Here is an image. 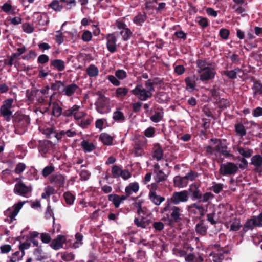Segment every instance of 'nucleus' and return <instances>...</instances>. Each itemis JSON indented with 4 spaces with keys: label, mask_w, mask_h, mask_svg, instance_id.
<instances>
[{
    "label": "nucleus",
    "mask_w": 262,
    "mask_h": 262,
    "mask_svg": "<svg viewBox=\"0 0 262 262\" xmlns=\"http://www.w3.org/2000/svg\"><path fill=\"white\" fill-rule=\"evenodd\" d=\"M242 227V225L241 224L240 220L235 218L230 226V231H237L239 230Z\"/></svg>",
    "instance_id": "53"
},
{
    "label": "nucleus",
    "mask_w": 262,
    "mask_h": 262,
    "mask_svg": "<svg viewBox=\"0 0 262 262\" xmlns=\"http://www.w3.org/2000/svg\"><path fill=\"white\" fill-rule=\"evenodd\" d=\"M86 74L90 77H95L98 75L99 69L94 64H90L86 69Z\"/></svg>",
    "instance_id": "35"
},
{
    "label": "nucleus",
    "mask_w": 262,
    "mask_h": 262,
    "mask_svg": "<svg viewBox=\"0 0 262 262\" xmlns=\"http://www.w3.org/2000/svg\"><path fill=\"white\" fill-rule=\"evenodd\" d=\"M147 19L145 12H139L133 18V23L138 26H142Z\"/></svg>",
    "instance_id": "21"
},
{
    "label": "nucleus",
    "mask_w": 262,
    "mask_h": 262,
    "mask_svg": "<svg viewBox=\"0 0 262 262\" xmlns=\"http://www.w3.org/2000/svg\"><path fill=\"white\" fill-rule=\"evenodd\" d=\"M174 185L178 187L182 188L186 186L188 181H186L185 177L176 176L173 180Z\"/></svg>",
    "instance_id": "37"
},
{
    "label": "nucleus",
    "mask_w": 262,
    "mask_h": 262,
    "mask_svg": "<svg viewBox=\"0 0 262 262\" xmlns=\"http://www.w3.org/2000/svg\"><path fill=\"white\" fill-rule=\"evenodd\" d=\"M29 191V187L23 183H16L15 185L14 192L15 194L23 196L27 194Z\"/></svg>",
    "instance_id": "20"
},
{
    "label": "nucleus",
    "mask_w": 262,
    "mask_h": 262,
    "mask_svg": "<svg viewBox=\"0 0 262 262\" xmlns=\"http://www.w3.org/2000/svg\"><path fill=\"white\" fill-rule=\"evenodd\" d=\"M196 67L198 68L197 72L201 73L205 70L208 68L210 64H208L205 60L198 59L196 61Z\"/></svg>",
    "instance_id": "31"
},
{
    "label": "nucleus",
    "mask_w": 262,
    "mask_h": 262,
    "mask_svg": "<svg viewBox=\"0 0 262 262\" xmlns=\"http://www.w3.org/2000/svg\"><path fill=\"white\" fill-rule=\"evenodd\" d=\"M50 181L57 187H63L65 183V178L62 174H53L50 177Z\"/></svg>",
    "instance_id": "14"
},
{
    "label": "nucleus",
    "mask_w": 262,
    "mask_h": 262,
    "mask_svg": "<svg viewBox=\"0 0 262 262\" xmlns=\"http://www.w3.org/2000/svg\"><path fill=\"white\" fill-rule=\"evenodd\" d=\"M113 118L115 121L118 122H122L125 119L123 113L118 110L113 113Z\"/></svg>",
    "instance_id": "49"
},
{
    "label": "nucleus",
    "mask_w": 262,
    "mask_h": 262,
    "mask_svg": "<svg viewBox=\"0 0 262 262\" xmlns=\"http://www.w3.org/2000/svg\"><path fill=\"white\" fill-rule=\"evenodd\" d=\"M78 89L79 86L76 84L72 83L67 86L64 85V87L59 92L60 94L70 97L72 96Z\"/></svg>",
    "instance_id": "16"
},
{
    "label": "nucleus",
    "mask_w": 262,
    "mask_h": 262,
    "mask_svg": "<svg viewBox=\"0 0 262 262\" xmlns=\"http://www.w3.org/2000/svg\"><path fill=\"white\" fill-rule=\"evenodd\" d=\"M45 192L41 194V198L43 199H48L50 196L55 193V189L50 186L46 187L44 189Z\"/></svg>",
    "instance_id": "48"
},
{
    "label": "nucleus",
    "mask_w": 262,
    "mask_h": 262,
    "mask_svg": "<svg viewBox=\"0 0 262 262\" xmlns=\"http://www.w3.org/2000/svg\"><path fill=\"white\" fill-rule=\"evenodd\" d=\"M234 127L235 131L237 135L240 136L242 137L245 136L246 135L247 132L243 124L241 123H236Z\"/></svg>",
    "instance_id": "42"
},
{
    "label": "nucleus",
    "mask_w": 262,
    "mask_h": 262,
    "mask_svg": "<svg viewBox=\"0 0 262 262\" xmlns=\"http://www.w3.org/2000/svg\"><path fill=\"white\" fill-rule=\"evenodd\" d=\"M251 81L253 82L251 89L253 91L254 96L258 95L262 96V83L259 80H257L254 77H252Z\"/></svg>",
    "instance_id": "17"
},
{
    "label": "nucleus",
    "mask_w": 262,
    "mask_h": 262,
    "mask_svg": "<svg viewBox=\"0 0 262 262\" xmlns=\"http://www.w3.org/2000/svg\"><path fill=\"white\" fill-rule=\"evenodd\" d=\"M55 129L54 127H49L44 129L43 133L45 134L47 138H51L54 137Z\"/></svg>",
    "instance_id": "64"
},
{
    "label": "nucleus",
    "mask_w": 262,
    "mask_h": 262,
    "mask_svg": "<svg viewBox=\"0 0 262 262\" xmlns=\"http://www.w3.org/2000/svg\"><path fill=\"white\" fill-rule=\"evenodd\" d=\"M40 233L36 231L30 232L29 236L28 237V241L32 243L34 246L39 247L38 239Z\"/></svg>",
    "instance_id": "25"
},
{
    "label": "nucleus",
    "mask_w": 262,
    "mask_h": 262,
    "mask_svg": "<svg viewBox=\"0 0 262 262\" xmlns=\"http://www.w3.org/2000/svg\"><path fill=\"white\" fill-rule=\"evenodd\" d=\"M242 69L239 68H236L232 70H225L222 72V74L227 76L229 78L231 79H235L237 78V74L238 72H242Z\"/></svg>",
    "instance_id": "28"
},
{
    "label": "nucleus",
    "mask_w": 262,
    "mask_h": 262,
    "mask_svg": "<svg viewBox=\"0 0 262 262\" xmlns=\"http://www.w3.org/2000/svg\"><path fill=\"white\" fill-rule=\"evenodd\" d=\"M200 187V185L199 184L193 183L189 186L188 191V196L189 195L192 201H198L197 203H199L200 199L202 198V193Z\"/></svg>",
    "instance_id": "9"
},
{
    "label": "nucleus",
    "mask_w": 262,
    "mask_h": 262,
    "mask_svg": "<svg viewBox=\"0 0 262 262\" xmlns=\"http://www.w3.org/2000/svg\"><path fill=\"white\" fill-rule=\"evenodd\" d=\"M92 34L89 30H85L83 31L82 36L81 39L84 42H88L92 39Z\"/></svg>",
    "instance_id": "60"
},
{
    "label": "nucleus",
    "mask_w": 262,
    "mask_h": 262,
    "mask_svg": "<svg viewBox=\"0 0 262 262\" xmlns=\"http://www.w3.org/2000/svg\"><path fill=\"white\" fill-rule=\"evenodd\" d=\"M99 140L106 145H111L113 144V137L107 133H102L99 137Z\"/></svg>",
    "instance_id": "34"
},
{
    "label": "nucleus",
    "mask_w": 262,
    "mask_h": 262,
    "mask_svg": "<svg viewBox=\"0 0 262 262\" xmlns=\"http://www.w3.org/2000/svg\"><path fill=\"white\" fill-rule=\"evenodd\" d=\"M61 258L65 261H70L74 259L75 255L72 252H65L62 253Z\"/></svg>",
    "instance_id": "57"
},
{
    "label": "nucleus",
    "mask_w": 262,
    "mask_h": 262,
    "mask_svg": "<svg viewBox=\"0 0 262 262\" xmlns=\"http://www.w3.org/2000/svg\"><path fill=\"white\" fill-rule=\"evenodd\" d=\"M154 151L152 157L157 161L161 160L163 157V150L159 143L154 144Z\"/></svg>",
    "instance_id": "24"
},
{
    "label": "nucleus",
    "mask_w": 262,
    "mask_h": 262,
    "mask_svg": "<svg viewBox=\"0 0 262 262\" xmlns=\"http://www.w3.org/2000/svg\"><path fill=\"white\" fill-rule=\"evenodd\" d=\"M12 1L8 0L7 3H4L1 6V10L7 14H14L15 11L11 5Z\"/></svg>",
    "instance_id": "30"
},
{
    "label": "nucleus",
    "mask_w": 262,
    "mask_h": 262,
    "mask_svg": "<svg viewBox=\"0 0 262 262\" xmlns=\"http://www.w3.org/2000/svg\"><path fill=\"white\" fill-rule=\"evenodd\" d=\"M237 151L242 156V158H249L251 157L253 153V150L252 149L248 148H243L238 146L237 148Z\"/></svg>",
    "instance_id": "29"
},
{
    "label": "nucleus",
    "mask_w": 262,
    "mask_h": 262,
    "mask_svg": "<svg viewBox=\"0 0 262 262\" xmlns=\"http://www.w3.org/2000/svg\"><path fill=\"white\" fill-rule=\"evenodd\" d=\"M238 167L234 163L227 162L220 165L219 172L223 176H232L236 173Z\"/></svg>",
    "instance_id": "6"
},
{
    "label": "nucleus",
    "mask_w": 262,
    "mask_h": 262,
    "mask_svg": "<svg viewBox=\"0 0 262 262\" xmlns=\"http://www.w3.org/2000/svg\"><path fill=\"white\" fill-rule=\"evenodd\" d=\"M13 125L15 128V133L23 134L28 129L30 123L29 116L16 112L12 116Z\"/></svg>",
    "instance_id": "2"
},
{
    "label": "nucleus",
    "mask_w": 262,
    "mask_h": 262,
    "mask_svg": "<svg viewBox=\"0 0 262 262\" xmlns=\"http://www.w3.org/2000/svg\"><path fill=\"white\" fill-rule=\"evenodd\" d=\"M37 56V54L34 50H30L26 54L22 56L24 60H29L31 59H35Z\"/></svg>",
    "instance_id": "59"
},
{
    "label": "nucleus",
    "mask_w": 262,
    "mask_h": 262,
    "mask_svg": "<svg viewBox=\"0 0 262 262\" xmlns=\"http://www.w3.org/2000/svg\"><path fill=\"white\" fill-rule=\"evenodd\" d=\"M151 226L155 229L156 231H161L164 227V223L161 221L153 222L152 221Z\"/></svg>",
    "instance_id": "58"
},
{
    "label": "nucleus",
    "mask_w": 262,
    "mask_h": 262,
    "mask_svg": "<svg viewBox=\"0 0 262 262\" xmlns=\"http://www.w3.org/2000/svg\"><path fill=\"white\" fill-rule=\"evenodd\" d=\"M169 202H166L164 207L161 209L160 213L165 215L162 220L170 226L182 220V210L179 207L171 205Z\"/></svg>",
    "instance_id": "1"
},
{
    "label": "nucleus",
    "mask_w": 262,
    "mask_h": 262,
    "mask_svg": "<svg viewBox=\"0 0 262 262\" xmlns=\"http://www.w3.org/2000/svg\"><path fill=\"white\" fill-rule=\"evenodd\" d=\"M54 170V167L52 165L45 167L42 170V175L44 177H47L52 173Z\"/></svg>",
    "instance_id": "63"
},
{
    "label": "nucleus",
    "mask_w": 262,
    "mask_h": 262,
    "mask_svg": "<svg viewBox=\"0 0 262 262\" xmlns=\"http://www.w3.org/2000/svg\"><path fill=\"white\" fill-rule=\"evenodd\" d=\"M200 74V79L204 82L214 79L216 72L214 68L209 67Z\"/></svg>",
    "instance_id": "11"
},
{
    "label": "nucleus",
    "mask_w": 262,
    "mask_h": 262,
    "mask_svg": "<svg viewBox=\"0 0 262 262\" xmlns=\"http://www.w3.org/2000/svg\"><path fill=\"white\" fill-rule=\"evenodd\" d=\"M133 152L136 157L142 156L143 152V145L139 142H135Z\"/></svg>",
    "instance_id": "45"
},
{
    "label": "nucleus",
    "mask_w": 262,
    "mask_h": 262,
    "mask_svg": "<svg viewBox=\"0 0 262 262\" xmlns=\"http://www.w3.org/2000/svg\"><path fill=\"white\" fill-rule=\"evenodd\" d=\"M50 67L53 69L59 72H62L66 68L65 62L63 60L59 59H51L50 62Z\"/></svg>",
    "instance_id": "18"
},
{
    "label": "nucleus",
    "mask_w": 262,
    "mask_h": 262,
    "mask_svg": "<svg viewBox=\"0 0 262 262\" xmlns=\"http://www.w3.org/2000/svg\"><path fill=\"white\" fill-rule=\"evenodd\" d=\"M63 197L66 203L69 205L73 204L75 199V196L69 191L64 193Z\"/></svg>",
    "instance_id": "50"
},
{
    "label": "nucleus",
    "mask_w": 262,
    "mask_h": 262,
    "mask_svg": "<svg viewBox=\"0 0 262 262\" xmlns=\"http://www.w3.org/2000/svg\"><path fill=\"white\" fill-rule=\"evenodd\" d=\"M115 75L119 80H123L127 77V73L123 70H118L116 71Z\"/></svg>",
    "instance_id": "62"
},
{
    "label": "nucleus",
    "mask_w": 262,
    "mask_h": 262,
    "mask_svg": "<svg viewBox=\"0 0 262 262\" xmlns=\"http://www.w3.org/2000/svg\"><path fill=\"white\" fill-rule=\"evenodd\" d=\"M43 251L41 249V246L40 245L34 249L33 254L35 257V259L37 261H42L46 258V256L42 255Z\"/></svg>",
    "instance_id": "39"
},
{
    "label": "nucleus",
    "mask_w": 262,
    "mask_h": 262,
    "mask_svg": "<svg viewBox=\"0 0 262 262\" xmlns=\"http://www.w3.org/2000/svg\"><path fill=\"white\" fill-rule=\"evenodd\" d=\"M107 40L106 47L108 51L114 53L117 51V38L114 34H108L106 37Z\"/></svg>",
    "instance_id": "12"
},
{
    "label": "nucleus",
    "mask_w": 262,
    "mask_h": 262,
    "mask_svg": "<svg viewBox=\"0 0 262 262\" xmlns=\"http://www.w3.org/2000/svg\"><path fill=\"white\" fill-rule=\"evenodd\" d=\"M119 33L122 36V39L124 41H127L130 39L133 35V32L128 28L121 30Z\"/></svg>",
    "instance_id": "44"
},
{
    "label": "nucleus",
    "mask_w": 262,
    "mask_h": 262,
    "mask_svg": "<svg viewBox=\"0 0 262 262\" xmlns=\"http://www.w3.org/2000/svg\"><path fill=\"white\" fill-rule=\"evenodd\" d=\"M23 203L21 202H18L17 204H14L12 208H8L4 211L5 215L9 217V219H6L5 221L9 222V223H12L15 220V216L18 213L19 210L21 208Z\"/></svg>",
    "instance_id": "7"
},
{
    "label": "nucleus",
    "mask_w": 262,
    "mask_h": 262,
    "mask_svg": "<svg viewBox=\"0 0 262 262\" xmlns=\"http://www.w3.org/2000/svg\"><path fill=\"white\" fill-rule=\"evenodd\" d=\"M52 115L56 117H59L62 114V108L59 105L58 102L52 103Z\"/></svg>",
    "instance_id": "38"
},
{
    "label": "nucleus",
    "mask_w": 262,
    "mask_h": 262,
    "mask_svg": "<svg viewBox=\"0 0 262 262\" xmlns=\"http://www.w3.org/2000/svg\"><path fill=\"white\" fill-rule=\"evenodd\" d=\"M230 35V31L226 28H222L220 30L219 35L223 39L226 40Z\"/></svg>",
    "instance_id": "61"
},
{
    "label": "nucleus",
    "mask_w": 262,
    "mask_h": 262,
    "mask_svg": "<svg viewBox=\"0 0 262 262\" xmlns=\"http://www.w3.org/2000/svg\"><path fill=\"white\" fill-rule=\"evenodd\" d=\"M128 89L127 88L119 87L116 89V94L118 98H123L127 95Z\"/></svg>",
    "instance_id": "51"
},
{
    "label": "nucleus",
    "mask_w": 262,
    "mask_h": 262,
    "mask_svg": "<svg viewBox=\"0 0 262 262\" xmlns=\"http://www.w3.org/2000/svg\"><path fill=\"white\" fill-rule=\"evenodd\" d=\"M58 0H53L50 4L49 7L56 12H60L63 8V5L59 4Z\"/></svg>",
    "instance_id": "46"
},
{
    "label": "nucleus",
    "mask_w": 262,
    "mask_h": 262,
    "mask_svg": "<svg viewBox=\"0 0 262 262\" xmlns=\"http://www.w3.org/2000/svg\"><path fill=\"white\" fill-rule=\"evenodd\" d=\"M198 80V78L195 75L186 77L184 80L186 85V90L189 91H193L195 90Z\"/></svg>",
    "instance_id": "19"
},
{
    "label": "nucleus",
    "mask_w": 262,
    "mask_h": 262,
    "mask_svg": "<svg viewBox=\"0 0 262 262\" xmlns=\"http://www.w3.org/2000/svg\"><path fill=\"white\" fill-rule=\"evenodd\" d=\"M164 117V112L162 108L160 111L155 112L154 114L150 117V120L154 123H159L162 121Z\"/></svg>",
    "instance_id": "32"
},
{
    "label": "nucleus",
    "mask_w": 262,
    "mask_h": 262,
    "mask_svg": "<svg viewBox=\"0 0 262 262\" xmlns=\"http://www.w3.org/2000/svg\"><path fill=\"white\" fill-rule=\"evenodd\" d=\"M148 196L150 201L157 206H159L165 200V197L158 195L157 193H149Z\"/></svg>",
    "instance_id": "23"
},
{
    "label": "nucleus",
    "mask_w": 262,
    "mask_h": 262,
    "mask_svg": "<svg viewBox=\"0 0 262 262\" xmlns=\"http://www.w3.org/2000/svg\"><path fill=\"white\" fill-rule=\"evenodd\" d=\"M189 196L188 191L183 190L179 192H174L170 198H168L166 202L170 204L178 205L182 202H186L188 200Z\"/></svg>",
    "instance_id": "5"
},
{
    "label": "nucleus",
    "mask_w": 262,
    "mask_h": 262,
    "mask_svg": "<svg viewBox=\"0 0 262 262\" xmlns=\"http://www.w3.org/2000/svg\"><path fill=\"white\" fill-rule=\"evenodd\" d=\"M201 204L199 203H194L187 207V210L189 213L191 215H198V207H201Z\"/></svg>",
    "instance_id": "40"
},
{
    "label": "nucleus",
    "mask_w": 262,
    "mask_h": 262,
    "mask_svg": "<svg viewBox=\"0 0 262 262\" xmlns=\"http://www.w3.org/2000/svg\"><path fill=\"white\" fill-rule=\"evenodd\" d=\"M39 238L42 242L45 244L51 243L52 241L50 235L47 233H40Z\"/></svg>",
    "instance_id": "56"
},
{
    "label": "nucleus",
    "mask_w": 262,
    "mask_h": 262,
    "mask_svg": "<svg viewBox=\"0 0 262 262\" xmlns=\"http://www.w3.org/2000/svg\"><path fill=\"white\" fill-rule=\"evenodd\" d=\"M14 100L12 98H9L3 102V104L0 108L1 115L7 122H9L12 119V104Z\"/></svg>",
    "instance_id": "4"
},
{
    "label": "nucleus",
    "mask_w": 262,
    "mask_h": 262,
    "mask_svg": "<svg viewBox=\"0 0 262 262\" xmlns=\"http://www.w3.org/2000/svg\"><path fill=\"white\" fill-rule=\"evenodd\" d=\"M131 93L141 101H146L152 96V93H149L145 89L142 88L141 85H137L131 91Z\"/></svg>",
    "instance_id": "8"
},
{
    "label": "nucleus",
    "mask_w": 262,
    "mask_h": 262,
    "mask_svg": "<svg viewBox=\"0 0 262 262\" xmlns=\"http://www.w3.org/2000/svg\"><path fill=\"white\" fill-rule=\"evenodd\" d=\"M53 145V143L49 140L40 141L38 149L39 151L42 154H46L52 147Z\"/></svg>",
    "instance_id": "15"
},
{
    "label": "nucleus",
    "mask_w": 262,
    "mask_h": 262,
    "mask_svg": "<svg viewBox=\"0 0 262 262\" xmlns=\"http://www.w3.org/2000/svg\"><path fill=\"white\" fill-rule=\"evenodd\" d=\"M66 237L64 235H58L51 241L50 246L55 250H58L63 247V245L66 243Z\"/></svg>",
    "instance_id": "13"
},
{
    "label": "nucleus",
    "mask_w": 262,
    "mask_h": 262,
    "mask_svg": "<svg viewBox=\"0 0 262 262\" xmlns=\"http://www.w3.org/2000/svg\"><path fill=\"white\" fill-rule=\"evenodd\" d=\"M134 222L137 227L143 229H150L151 227L152 220L147 217H135Z\"/></svg>",
    "instance_id": "10"
},
{
    "label": "nucleus",
    "mask_w": 262,
    "mask_h": 262,
    "mask_svg": "<svg viewBox=\"0 0 262 262\" xmlns=\"http://www.w3.org/2000/svg\"><path fill=\"white\" fill-rule=\"evenodd\" d=\"M251 164L256 167H260L262 166V156L260 155L253 156L251 159Z\"/></svg>",
    "instance_id": "41"
},
{
    "label": "nucleus",
    "mask_w": 262,
    "mask_h": 262,
    "mask_svg": "<svg viewBox=\"0 0 262 262\" xmlns=\"http://www.w3.org/2000/svg\"><path fill=\"white\" fill-rule=\"evenodd\" d=\"M96 95L99 96L95 103L96 111L100 114L108 113L110 111L109 98L105 97L100 91L97 92Z\"/></svg>",
    "instance_id": "3"
},
{
    "label": "nucleus",
    "mask_w": 262,
    "mask_h": 262,
    "mask_svg": "<svg viewBox=\"0 0 262 262\" xmlns=\"http://www.w3.org/2000/svg\"><path fill=\"white\" fill-rule=\"evenodd\" d=\"M81 146L85 152H91L95 148V146L93 143L85 140H83L81 142Z\"/></svg>",
    "instance_id": "33"
},
{
    "label": "nucleus",
    "mask_w": 262,
    "mask_h": 262,
    "mask_svg": "<svg viewBox=\"0 0 262 262\" xmlns=\"http://www.w3.org/2000/svg\"><path fill=\"white\" fill-rule=\"evenodd\" d=\"M39 90L37 89H32L31 90H27L26 92V97L27 100L32 102L35 98H36L38 95Z\"/></svg>",
    "instance_id": "27"
},
{
    "label": "nucleus",
    "mask_w": 262,
    "mask_h": 262,
    "mask_svg": "<svg viewBox=\"0 0 262 262\" xmlns=\"http://www.w3.org/2000/svg\"><path fill=\"white\" fill-rule=\"evenodd\" d=\"M108 200L113 202L115 208H117L119 207L120 203H121L119 195L117 194H111L108 196Z\"/></svg>",
    "instance_id": "43"
},
{
    "label": "nucleus",
    "mask_w": 262,
    "mask_h": 262,
    "mask_svg": "<svg viewBox=\"0 0 262 262\" xmlns=\"http://www.w3.org/2000/svg\"><path fill=\"white\" fill-rule=\"evenodd\" d=\"M139 189V185L137 182L130 183L128 186L125 188V193L128 195L132 194V192H136Z\"/></svg>",
    "instance_id": "36"
},
{
    "label": "nucleus",
    "mask_w": 262,
    "mask_h": 262,
    "mask_svg": "<svg viewBox=\"0 0 262 262\" xmlns=\"http://www.w3.org/2000/svg\"><path fill=\"white\" fill-rule=\"evenodd\" d=\"M64 87V83L61 81L56 80L55 83H51L50 87L53 91H60Z\"/></svg>",
    "instance_id": "52"
},
{
    "label": "nucleus",
    "mask_w": 262,
    "mask_h": 262,
    "mask_svg": "<svg viewBox=\"0 0 262 262\" xmlns=\"http://www.w3.org/2000/svg\"><path fill=\"white\" fill-rule=\"evenodd\" d=\"M220 101V103L217 105L221 110H225L231 105L230 101L229 99L222 98Z\"/></svg>",
    "instance_id": "54"
},
{
    "label": "nucleus",
    "mask_w": 262,
    "mask_h": 262,
    "mask_svg": "<svg viewBox=\"0 0 262 262\" xmlns=\"http://www.w3.org/2000/svg\"><path fill=\"white\" fill-rule=\"evenodd\" d=\"M195 21L197 22L202 28H205L209 26L208 20L205 17L201 16L197 17Z\"/></svg>",
    "instance_id": "55"
},
{
    "label": "nucleus",
    "mask_w": 262,
    "mask_h": 262,
    "mask_svg": "<svg viewBox=\"0 0 262 262\" xmlns=\"http://www.w3.org/2000/svg\"><path fill=\"white\" fill-rule=\"evenodd\" d=\"M208 226L205 225L203 220H201L196 225L195 230L197 234L205 236L207 232Z\"/></svg>",
    "instance_id": "22"
},
{
    "label": "nucleus",
    "mask_w": 262,
    "mask_h": 262,
    "mask_svg": "<svg viewBox=\"0 0 262 262\" xmlns=\"http://www.w3.org/2000/svg\"><path fill=\"white\" fill-rule=\"evenodd\" d=\"M255 223L253 219H247L241 231V234H244L249 230H253L254 227L256 226Z\"/></svg>",
    "instance_id": "26"
},
{
    "label": "nucleus",
    "mask_w": 262,
    "mask_h": 262,
    "mask_svg": "<svg viewBox=\"0 0 262 262\" xmlns=\"http://www.w3.org/2000/svg\"><path fill=\"white\" fill-rule=\"evenodd\" d=\"M214 195L211 192H206L203 194H202V198L200 199L199 203L209 202L210 200L213 199Z\"/></svg>",
    "instance_id": "47"
}]
</instances>
